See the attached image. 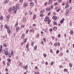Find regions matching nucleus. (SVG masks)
Here are the masks:
<instances>
[{
    "instance_id": "1",
    "label": "nucleus",
    "mask_w": 74,
    "mask_h": 74,
    "mask_svg": "<svg viewBox=\"0 0 74 74\" xmlns=\"http://www.w3.org/2000/svg\"><path fill=\"white\" fill-rule=\"evenodd\" d=\"M66 12L67 13H65V15L66 16H67V15H69V9H67Z\"/></svg>"
},
{
    "instance_id": "2",
    "label": "nucleus",
    "mask_w": 74,
    "mask_h": 74,
    "mask_svg": "<svg viewBox=\"0 0 74 74\" xmlns=\"http://www.w3.org/2000/svg\"><path fill=\"white\" fill-rule=\"evenodd\" d=\"M64 18H63L62 19V20H60V23H63L64 22Z\"/></svg>"
},
{
    "instance_id": "3",
    "label": "nucleus",
    "mask_w": 74,
    "mask_h": 74,
    "mask_svg": "<svg viewBox=\"0 0 74 74\" xmlns=\"http://www.w3.org/2000/svg\"><path fill=\"white\" fill-rule=\"evenodd\" d=\"M53 19H54V21H56L57 19V16H53L52 18Z\"/></svg>"
},
{
    "instance_id": "4",
    "label": "nucleus",
    "mask_w": 74,
    "mask_h": 74,
    "mask_svg": "<svg viewBox=\"0 0 74 74\" xmlns=\"http://www.w3.org/2000/svg\"><path fill=\"white\" fill-rule=\"evenodd\" d=\"M27 4L26 3H25L23 4V7H27Z\"/></svg>"
},
{
    "instance_id": "5",
    "label": "nucleus",
    "mask_w": 74,
    "mask_h": 74,
    "mask_svg": "<svg viewBox=\"0 0 74 74\" xmlns=\"http://www.w3.org/2000/svg\"><path fill=\"white\" fill-rule=\"evenodd\" d=\"M23 69H25V70H26L27 69V65H26L25 66H23Z\"/></svg>"
},
{
    "instance_id": "6",
    "label": "nucleus",
    "mask_w": 74,
    "mask_h": 74,
    "mask_svg": "<svg viewBox=\"0 0 74 74\" xmlns=\"http://www.w3.org/2000/svg\"><path fill=\"white\" fill-rule=\"evenodd\" d=\"M49 19V18L48 17H47L46 18H45V21H46V22H47V21H48Z\"/></svg>"
},
{
    "instance_id": "7",
    "label": "nucleus",
    "mask_w": 74,
    "mask_h": 74,
    "mask_svg": "<svg viewBox=\"0 0 74 74\" xmlns=\"http://www.w3.org/2000/svg\"><path fill=\"white\" fill-rule=\"evenodd\" d=\"M5 53V55L8 56V51H6L4 53Z\"/></svg>"
},
{
    "instance_id": "8",
    "label": "nucleus",
    "mask_w": 74,
    "mask_h": 74,
    "mask_svg": "<svg viewBox=\"0 0 74 74\" xmlns=\"http://www.w3.org/2000/svg\"><path fill=\"white\" fill-rule=\"evenodd\" d=\"M44 12H45V11L44 10H42L40 11V13L41 14H44Z\"/></svg>"
},
{
    "instance_id": "9",
    "label": "nucleus",
    "mask_w": 74,
    "mask_h": 74,
    "mask_svg": "<svg viewBox=\"0 0 74 74\" xmlns=\"http://www.w3.org/2000/svg\"><path fill=\"white\" fill-rule=\"evenodd\" d=\"M7 60L10 63H11V59L10 58H8L7 59Z\"/></svg>"
},
{
    "instance_id": "10",
    "label": "nucleus",
    "mask_w": 74,
    "mask_h": 74,
    "mask_svg": "<svg viewBox=\"0 0 74 74\" xmlns=\"http://www.w3.org/2000/svg\"><path fill=\"white\" fill-rule=\"evenodd\" d=\"M11 10H12V8H10L8 10V12H11Z\"/></svg>"
},
{
    "instance_id": "11",
    "label": "nucleus",
    "mask_w": 74,
    "mask_h": 74,
    "mask_svg": "<svg viewBox=\"0 0 74 74\" xmlns=\"http://www.w3.org/2000/svg\"><path fill=\"white\" fill-rule=\"evenodd\" d=\"M19 28L18 27H17L16 29V32H18V31H19Z\"/></svg>"
},
{
    "instance_id": "12",
    "label": "nucleus",
    "mask_w": 74,
    "mask_h": 74,
    "mask_svg": "<svg viewBox=\"0 0 74 74\" xmlns=\"http://www.w3.org/2000/svg\"><path fill=\"white\" fill-rule=\"evenodd\" d=\"M17 10L16 9H14V14H15L16 13V11H17Z\"/></svg>"
},
{
    "instance_id": "13",
    "label": "nucleus",
    "mask_w": 74,
    "mask_h": 74,
    "mask_svg": "<svg viewBox=\"0 0 74 74\" xmlns=\"http://www.w3.org/2000/svg\"><path fill=\"white\" fill-rule=\"evenodd\" d=\"M16 10H18L19 9V8H18V4H16Z\"/></svg>"
},
{
    "instance_id": "14",
    "label": "nucleus",
    "mask_w": 74,
    "mask_h": 74,
    "mask_svg": "<svg viewBox=\"0 0 74 74\" xmlns=\"http://www.w3.org/2000/svg\"><path fill=\"white\" fill-rule=\"evenodd\" d=\"M53 30L55 31L56 30H57V27H54L53 28Z\"/></svg>"
},
{
    "instance_id": "15",
    "label": "nucleus",
    "mask_w": 74,
    "mask_h": 74,
    "mask_svg": "<svg viewBox=\"0 0 74 74\" xmlns=\"http://www.w3.org/2000/svg\"><path fill=\"white\" fill-rule=\"evenodd\" d=\"M6 49H4L3 51V53H5V52L6 51H6Z\"/></svg>"
},
{
    "instance_id": "16",
    "label": "nucleus",
    "mask_w": 74,
    "mask_h": 74,
    "mask_svg": "<svg viewBox=\"0 0 74 74\" xmlns=\"http://www.w3.org/2000/svg\"><path fill=\"white\" fill-rule=\"evenodd\" d=\"M34 4V3L33 2H30V5L31 6H33V5Z\"/></svg>"
},
{
    "instance_id": "17",
    "label": "nucleus",
    "mask_w": 74,
    "mask_h": 74,
    "mask_svg": "<svg viewBox=\"0 0 74 74\" xmlns=\"http://www.w3.org/2000/svg\"><path fill=\"white\" fill-rule=\"evenodd\" d=\"M9 0H6L5 1H4V3L5 4L6 3H7L8 2Z\"/></svg>"
},
{
    "instance_id": "18",
    "label": "nucleus",
    "mask_w": 74,
    "mask_h": 74,
    "mask_svg": "<svg viewBox=\"0 0 74 74\" xmlns=\"http://www.w3.org/2000/svg\"><path fill=\"white\" fill-rule=\"evenodd\" d=\"M71 34H73V30H71L70 32Z\"/></svg>"
},
{
    "instance_id": "19",
    "label": "nucleus",
    "mask_w": 74,
    "mask_h": 74,
    "mask_svg": "<svg viewBox=\"0 0 74 74\" xmlns=\"http://www.w3.org/2000/svg\"><path fill=\"white\" fill-rule=\"evenodd\" d=\"M3 16H1L0 17V21H2L3 20Z\"/></svg>"
},
{
    "instance_id": "20",
    "label": "nucleus",
    "mask_w": 74,
    "mask_h": 74,
    "mask_svg": "<svg viewBox=\"0 0 74 74\" xmlns=\"http://www.w3.org/2000/svg\"><path fill=\"white\" fill-rule=\"evenodd\" d=\"M21 38L23 39L24 38V34H22L21 36Z\"/></svg>"
},
{
    "instance_id": "21",
    "label": "nucleus",
    "mask_w": 74,
    "mask_h": 74,
    "mask_svg": "<svg viewBox=\"0 0 74 74\" xmlns=\"http://www.w3.org/2000/svg\"><path fill=\"white\" fill-rule=\"evenodd\" d=\"M4 47H7V44L6 43H4L3 44Z\"/></svg>"
},
{
    "instance_id": "22",
    "label": "nucleus",
    "mask_w": 74,
    "mask_h": 74,
    "mask_svg": "<svg viewBox=\"0 0 74 74\" xmlns=\"http://www.w3.org/2000/svg\"><path fill=\"white\" fill-rule=\"evenodd\" d=\"M53 23L55 25H58V24L55 21H54L53 22Z\"/></svg>"
},
{
    "instance_id": "23",
    "label": "nucleus",
    "mask_w": 74,
    "mask_h": 74,
    "mask_svg": "<svg viewBox=\"0 0 74 74\" xmlns=\"http://www.w3.org/2000/svg\"><path fill=\"white\" fill-rule=\"evenodd\" d=\"M45 33H48V28H46L45 30Z\"/></svg>"
},
{
    "instance_id": "24",
    "label": "nucleus",
    "mask_w": 74,
    "mask_h": 74,
    "mask_svg": "<svg viewBox=\"0 0 74 74\" xmlns=\"http://www.w3.org/2000/svg\"><path fill=\"white\" fill-rule=\"evenodd\" d=\"M37 46H35L34 47V50H36V49H37Z\"/></svg>"
},
{
    "instance_id": "25",
    "label": "nucleus",
    "mask_w": 74,
    "mask_h": 74,
    "mask_svg": "<svg viewBox=\"0 0 74 74\" xmlns=\"http://www.w3.org/2000/svg\"><path fill=\"white\" fill-rule=\"evenodd\" d=\"M36 15H34V16H33L34 19H36Z\"/></svg>"
},
{
    "instance_id": "26",
    "label": "nucleus",
    "mask_w": 74,
    "mask_h": 74,
    "mask_svg": "<svg viewBox=\"0 0 74 74\" xmlns=\"http://www.w3.org/2000/svg\"><path fill=\"white\" fill-rule=\"evenodd\" d=\"M34 32V30L33 29H32L30 30V32Z\"/></svg>"
},
{
    "instance_id": "27",
    "label": "nucleus",
    "mask_w": 74,
    "mask_h": 74,
    "mask_svg": "<svg viewBox=\"0 0 74 74\" xmlns=\"http://www.w3.org/2000/svg\"><path fill=\"white\" fill-rule=\"evenodd\" d=\"M50 51L51 53H52L53 52V51H52V49H50Z\"/></svg>"
},
{
    "instance_id": "28",
    "label": "nucleus",
    "mask_w": 74,
    "mask_h": 74,
    "mask_svg": "<svg viewBox=\"0 0 74 74\" xmlns=\"http://www.w3.org/2000/svg\"><path fill=\"white\" fill-rule=\"evenodd\" d=\"M8 32V33H11V30H10V29L7 30Z\"/></svg>"
},
{
    "instance_id": "29",
    "label": "nucleus",
    "mask_w": 74,
    "mask_h": 74,
    "mask_svg": "<svg viewBox=\"0 0 74 74\" xmlns=\"http://www.w3.org/2000/svg\"><path fill=\"white\" fill-rule=\"evenodd\" d=\"M49 4H51V3H52V1H51V0H49Z\"/></svg>"
},
{
    "instance_id": "30",
    "label": "nucleus",
    "mask_w": 74,
    "mask_h": 74,
    "mask_svg": "<svg viewBox=\"0 0 74 74\" xmlns=\"http://www.w3.org/2000/svg\"><path fill=\"white\" fill-rule=\"evenodd\" d=\"M9 58H11V54H9Z\"/></svg>"
},
{
    "instance_id": "31",
    "label": "nucleus",
    "mask_w": 74,
    "mask_h": 74,
    "mask_svg": "<svg viewBox=\"0 0 74 74\" xmlns=\"http://www.w3.org/2000/svg\"><path fill=\"white\" fill-rule=\"evenodd\" d=\"M28 45H29V44L27 43L26 45V48H28V47H29Z\"/></svg>"
},
{
    "instance_id": "32",
    "label": "nucleus",
    "mask_w": 74,
    "mask_h": 74,
    "mask_svg": "<svg viewBox=\"0 0 74 74\" xmlns=\"http://www.w3.org/2000/svg\"><path fill=\"white\" fill-rule=\"evenodd\" d=\"M50 22H51V20L49 19L47 22L48 24H49V23H50Z\"/></svg>"
},
{
    "instance_id": "33",
    "label": "nucleus",
    "mask_w": 74,
    "mask_h": 74,
    "mask_svg": "<svg viewBox=\"0 0 74 74\" xmlns=\"http://www.w3.org/2000/svg\"><path fill=\"white\" fill-rule=\"evenodd\" d=\"M69 66L70 67H72V64H71V63H69Z\"/></svg>"
},
{
    "instance_id": "34",
    "label": "nucleus",
    "mask_w": 74,
    "mask_h": 74,
    "mask_svg": "<svg viewBox=\"0 0 74 74\" xmlns=\"http://www.w3.org/2000/svg\"><path fill=\"white\" fill-rule=\"evenodd\" d=\"M53 64V62H52L51 63V66H52Z\"/></svg>"
},
{
    "instance_id": "35",
    "label": "nucleus",
    "mask_w": 74,
    "mask_h": 74,
    "mask_svg": "<svg viewBox=\"0 0 74 74\" xmlns=\"http://www.w3.org/2000/svg\"><path fill=\"white\" fill-rule=\"evenodd\" d=\"M24 40H24V42H26V41H27V38H26L25 39H24Z\"/></svg>"
},
{
    "instance_id": "36",
    "label": "nucleus",
    "mask_w": 74,
    "mask_h": 74,
    "mask_svg": "<svg viewBox=\"0 0 74 74\" xmlns=\"http://www.w3.org/2000/svg\"><path fill=\"white\" fill-rule=\"evenodd\" d=\"M7 65L8 66H10V63L9 62H7Z\"/></svg>"
},
{
    "instance_id": "37",
    "label": "nucleus",
    "mask_w": 74,
    "mask_h": 74,
    "mask_svg": "<svg viewBox=\"0 0 74 74\" xmlns=\"http://www.w3.org/2000/svg\"><path fill=\"white\" fill-rule=\"evenodd\" d=\"M59 50H57L56 51V53L57 54H58V53H59Z\"/></svg>"
},
{
    "instance_id": "38",
    "label": "nucleus",
    "mask_w": 74,
    "mask_h": 74,
    "mask_svg": "<svg viewBox=\"0 0 74 74\" xmlns=\"http://www.w3.org/2000/svg\"><path fill=\"white\" fill-rule=\"evenodd\" d=\"M43 40L44 42H45V41H46V39H45V38H43Z\"/></svg>"
},
{
    "instance_id": "39",
    "label": "nucleus",
    "mask_w": 74,
    "mask_h": 74,
    "mask_svg": "<svg viewBox=\"0 0 74 74\" xmlns=\"http://www.w3.org/2000/svg\"><path fill=\"white\" fill-rule=\"evenodd\" d=\"M51 9H53V5H51Z\"/></svg>"
},
{
    "instance_id": "40",
    "label": "nucleus",
    "mask_w": 74,
    "mask_h": 74,
    "mask_svg": "<svg viewBox=\"0 0 74 74\" xmlns=\"http://www.w3.org/2000/svg\"><path fill=\"white\" fill-rule=\"evenodd\" d=\"M60 9H58L57 10V12H59V11H60Z\"/></svg>"
},
{
    "instance_id": "41",
    "label": "nucleus",
    "mask_w": 74,
    "mask_h": 74,
    "mask_svg": "<svg viewBox=\"0 0 74 74\" xmlns=\"http://www.w3.org/2000/svg\"><path fill=\"white\" fill-rule=\"evenodd\" d=\"M43 56H44L45 57V58H46V57L47 56H46V54H45V53H43Z\"/></svg>"
},
{
    "instance_id": "42",
    "label": "nucleus",
    "mask_w": 74,
    "mask_h": 74,
    "mask_svg": "<svg viewBox=\"0 0 74 74\" xmlns=\"http://www.w3.org/2000/svg\"><path fill=\"white\" fill-rule=\"evenodd\" d=\"M10 16H8L7 17V19H8L10 18Z\"/></svg>"
},
{
    "instance_id": "43",
    "label": "nucleus",
    "mask_w": 74,
    "mask_h": 74,
    "mask_svg": "<svg viewBox=\"0 0 74 74\" xmlns=\"http://www.w3.org/2000/svg\"><path fill=\"white\" fill-rule=\"evenodd\" d=\"M68 7H69V5H66V6H65V8H68Z\"/></svg>"
},
{
    "instance_id": "44",
    "label": "nucleus",
    "mask_w": 74,
    "mask_h": 74,
    "mask_svg": "<svg viewBox=\"0 0 74 74\" xmlns=\"http://www.w3.org/2000/svg\"><path fill=\"white\" fill-rule=\"evenodd\" d=\"M67 69H64V72H67Z\"/></svg>"
},
{
    "instance_id": "45",
    "label": "nucleus",
    "mask_w": 74,
    "mask_h": 74,
    "mask_svg": "<svg viewBox=\"0 0 74 74\" xmlns=\"http://www.w3.org/2000/svg\"><path fill=\"white\" fill-rule=\"evenodd\" d=\"M12 9L13 10H15V9H16V8H15L14 7H13Z\"/></svg>"
},
{
    "instance_id": "46",
    "label": "nucleus",
    "mask_w": 74,
    "mask_h": 74,
    "mask_svg": "<svg viewBox=\"0 0 74 74\" xmlns=\"http://www.w3.org/2000/svg\"><path fill=\"white\" fill-rule=\"evenodd\" d=\"M48 10L49 11H51V7H49L48 8Z\"/></svg>"
},
{
    "instance_id": "47",
    "label": "nucleus",
    "mask_w": 74,
    "mask_h": 74,
    "mask_svg": "<svg viewBox=\"0 0 74 74\" xmlns=\"http://www.w3.org/2000/svg\"><path fill=\"white\" fill-rule=\"evenodd\" d=\"M50 32H51L52 31V28H51L49 30Z\"/></svg>"
},
{
    "instance_id": "48",
    "label": "nucleus",
    "mask_w": 74,
    "mask_h": 74,
    "mask_svg": "<svg viewBox=\"0 0 74 74\" xmlns=\"http://www.w3.org/2000/svg\"><path fill=\"white\" fill-rule=\"evenodd\" d=\"M2 63L3 64H5V62H4V60H3V62Z\"/></svg>"
},
{
    "instance_id": "49",
    "label": "nucleus",
    "mask_w": 74,
    "mask_h": 74,
    "mask_svg": "<svg viewBox=\"0 0 74 74\" xmlns=\"http://www.w3.org/2000/svg\"><path fill=\"white\" fill-rule=\"evenodd\" d=\"M58 37L60 38V35L58 34Z\"/></svg>"
},
{
    "instance_id": "50",
    "label": "nucleus",
    "mask_w": 74,
    "mask_h": 74,
    "mask_svg": "<svg viewBox=\"0 0 74 74\" xmlns=\"http://www.w3.org/2000/svg\"><path fill=\"white\" fill-rule=\"evenodd\" d=\"M43 14H40V16L41 17H42V16H43Z\"/></svg>"
},
{
    "instance_id": "51",
    "label": "nucleus",
    "mask_w": 74,
    "mask_h": 74,
    "mask_svg": "<svg viewBox=\"0 0 74 74\" xmlns=\"http://www.w3.org/2000/svg\"><path fill=\"white\" fill-rule=\"evenodd\" d=\"M34 43V42H32V43L31 44V45H32V46H33Z\"/></svg>"
},
{
    "instance_id": "52",
    "label": "nucleus",
    "mask_w": 74,
    "mask_h": 74,
    "mask_svg": "<svg viewBox=\"0 0 74 74\" xmlns=\"http://www.w3.org/2000/svg\"><path fill=\"white\" fill-rule=\"evenodd\" d=\"M11 53L12 55H14V54L13 53V51H11Z\"/></svg>"
},
{
    "instance_id": "53",
    "label": "nucleus",
    "mask_w": 74,
    "mask_h": 74,
    "mask_svg": "<svg viewBox=\"0 0 74 74\" xmlns=\"http://www.w3.org/2000/svg\"><path fill=\"white\" fill-rule=\"evenodd\" d=\"M2 50L3 49H2V48L0 49V53H1V51H2Z\"/></svg>"
},
{
    "instance_id": "54",
    "label": "nucleus",
    "mask_w": 74,
    "mask_h": 74,
    "mask_svg": "<svg viewBox=\"0 0 74 74\" xmlns=\"http://www.w3.org/2000/svg\"><path fill=\"white\" fill-rule=\"evenodd\" d=\"M5 29L7 28V25H5Z\"/></svg>"
},
{
    "instance_id": "55",
    "label": "nucleus",
    "mask_w": 74,
    "mask_h": 74,
    "mask_svg": "<svg viewBox=\"0 0 74 74\" xmlns=\"http://www.w3.org/2000/svg\"><path fill=\"white\" fill-rule=\"evenodd\" d=\"M34 74H39V73H38V72H35Z\"/></svg>"
},
{
    "instance_id": "56",
    "label": "nucleus",
    "mask_w": 74,
    "mask_h": 74,
    "mask_svg": "<svg viewBox=\"0 0 74 74\" xmlns=\"http://www.w3.org/2000/svg\"><path fill=\"white\" fill-rule=\"evenodd\" d=\"M26 20V19L25 18H23V21H25V20Z\"/></svg>"
},
{
    "instance_id": "57",
    "label": "nucleus",
    "mask_w": 74,
    "mask_h": 74,
    "mask_svg": "<svg viewBox=\"0 0 74 74\" xmlns=\"http://www.w3.org/2000/svg\"><path fill=\"white\" fill-rule=\"evenodd\" d=\"M62 0H58V3H60L62 1Z\"/></svg>"
},
{
    "instance_id": "58",
    "label": "nucleus",
    "mask_w": 74,
    "mask_h": 74,
    "mask_svg": "<svg viewBox=\"0 0 74 74\" xmlns=\"http://www.w3.org/2000/svg\"><path fill=\"white\" fill-rule=\"evenodd\" d=\"M33 14V12H30L29 13V15H32Z\"/></svg>"
},
{
    "instance_id": "59",
    "label": "nucleus",
    "mask_w": 74,
    "mask_h": 74,
    "mask_svg": "<svg viewBox=\"0 0 74 74\" xmlns=\"http://www.w3.org/2000/svg\"><path fill=\"white\" fill-rule=\"evenodd\" d=\"M54 45H55V46H56V45H57V42H56L54 44Z\"/></svg>"
},
{
    "instance_id": "60",
    "label": "nucleus",
    "mask_w": 74,
    "mask_h": 74,
    "mask_svg": "<svg viewBox=\"0 0 74 74\" xmlns=\"http://www.w3.org/2000/svg\"><path fill=\"white\" fill-rule=\"evenodd\" d=\"M50 14H51V12H49L47 14V15H50Z\"/></svg>"
},
{
    "instance_id": "61",
    "label": "nucleus",
    "mask_w": 74,
    "mask_h": 74,
    "mask_svg": "<svg viewBox=\"0 0 74 74\" xmlns=\"http://www.w3.org/2000/svg\"><path fill=\"white\" fill-rule=\"evenodd\" d=\"M23 45V42H21V45L22 46V45Z\"/></svg>"
},
{
    "instance_id": "62",
    "label": "nucleus",
    "mask_w": 74,
    "mask_h": 74,
    "mask_svg": "<svg viewBox=\"0 0 74 74\" xmlns=\"http://www.w3.org/2000/svg\"><path fill=\"white\" fill-rule=\"evenodd\" d=\"M47 2H46L44 4V5L45 6V5H47Z\"/></svg>"
},
{
    "instance_id": "63",
    "label": "nucleus",
    "mask_w": 74,
    "mask_h": 74,
    "mask_svg": "<svg viewBox=\"0 0 74 74\" xmlns=\"http://www.w3.org/2000/svg\"><path fill=\"white\" fill-rule=\"evenodd\" d=\"M22 27H24V26H25V25H22L21 26Z\"/></svg>"
},
{
    "instance_id": "64",
    "label": "nucleus",
    "mask_w": 74,
    "mask_h": 74,
    "mask_svg": "<svg viewBox=\"0 0 74 74\" xmlns=\"http://www.w3.org/2000/svg\"><path fill=\"white\" fill-rule=\"evenodd\" d=\"M3 26L2 24L1 25V27L2 28H3Z\"/></svg>"
}]
</instances>
